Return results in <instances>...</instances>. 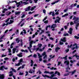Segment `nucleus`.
<instances>
[{
  "instance_id": "obj_15",
  "label": "nucleus",
  "mask_w": 79,
  "mask_h": 79,
  "mask_svg": "<svg viewBox=\"0 0 79 79\" xmlns=\"http://www.w3.org/2000/svg\"><path fill=\"white\" fill-rule=\"evenodd\" d=\"M35 8H36V6H34L33 7H31L30 10L31 11H33Z\"/></svg>"
},
{
  "instance_id": "obj_28",
  "label": "nucleus",
  "mask_w": 79,
  "mask_h": 79,
  "mask_svg": "<svg viewBox=\"0 0 79 79\" xmlns=\"http://www.w3.org/2000/svg\"><path fill=\"white\" fill-rule=\"evenodd\" d=\"M17 5V7H19V5H20V4H21V2H19V3H16Z\"/></svg>"
},
{
  "instance_id": "obj_36",
  "label": "nucleus",
  "mask_w": 79,
  "mask_h": 79,
  "mask_svg": "<svg viewBox=\"0 0 79 79\" xmlns=\"http://www.w3.org/2000/svg\"><path fill=\"white\" fill-rule=\"evenodd\" d=\"M39 48H36V49L34 48L33 50H36V51H38V50H39Z\"/></svg>"
},
{
  "instance_id": "obj_1",
  "label": "nucleus",
  "mask_w": 79,
  "mask_h": 79,
  "mask_svg": "<svg viewBox=\"0 0 79 79\" xmlns=\"http://www.w3.org/2000/svg\"><path fill=\"white\" fill-rule=\"evenodd\" d=\"M35 42H36L35 41H31L30 42V43L29 47H27L28 49V50H29L30 52L31 53H32V52L31 51V48H32V44H35Z\"/></svg>"
},
{
  "instance_id": "obj_44",
  "label": "nucleus",
  "mask_w": 79,
  "mask_h": 79,
  "mask_svg": "<svg viewBox=\"0 0 79 79\" xmlns=\"http://www.w3.org/2000/svg\"><path fill=\"white\" fill-rule=\"evenodd\" d=\"M54 73V72H49V74H53Z\"/></svg>"
},
{
  "instance_id": "obj_25",
  "label": "nucleus",
  "mask_w": 79,
  "mask_h": 79,
  "mask_svg": "<svg viewBox=\"0 0 79 79\" xmlns=\"http://www.w3.org/2000/svg\"><path fill=\"white\" fill-rule=\"evenodd\" d=\"M57 74L58 76H60V72H58L57 71H56L55 73V74Z\"/></svg>"
},
{
  "instance_id": "obj_29",
  "label": "nucleus",
  "mask_w": 79,
  "mask_h": 79,
  "mask_svg": "<svg viewBox=\"0 0 79 79\" xmlns=\"http://www.w3.org/2000/svg\"><path fill=\"white\" fill-rule=\"evenodd\" d=\"M38 47H39L38 48H41V47H42V44H38Z\"/></svg>"
},
{
  "instance_id": "obj_7",
  "label": "nucleus",
  "mask_w": 79,
  "mask_h": 79,
  "mask_svg": "<svg viewBox=\"0 0 79 79\" xmlns=\"http://www.w3.org/2000/svg\"><path fill=\"white\" fill-rule=\"evenodd\" d=\"M22 62H23V59H21L20 60L18 64H15V66H19L20 64H21Z\"/></svg>"
},
{
  "instance_id": "obj_64",
  "label": "nucleus",
  "mask_w": 79,
  "mask_h": 79,
  "mask_svg": "<svg viewBox=\"0 0 79 79\" xmlns=\"http://www.w3.org/2000/svg\"><path fill=\"white\" fill-rule=\"evenodd\" d=\"M51 79H58V78H57V77H54V78H50Z\"/></svg>"
},
{
  "instance_id": "obj_46",
  "label": "nucleus",
  "mask_w": 79,
  "mask_h": 79,
  "mask_svg": "<svg viewBox=\"0 0 79 79\" xmlns=\"http://www.w3.org/2000/svg\"><path fill=\"white\" fill-rule=\"evenodd\" d=\"M69 75V73H66V74H64V76H68Z\"/></svg>"
},
{
  "instance_id": "obj_62",
  "label": "nucleus",
  "mask_w": 79,
  "mask_h": 79,
  "mask_svg": "<svg viewBox=\"0 0 79 79\" xmlns=\"http://www.w3.org/2000/svg\"><path fill=\"white\" fill-rule=\"evenodd\" d=\"M5 60H8V58L6 57L4 58Z\"/></svg>"
},
{
  "instance_id": "obj_35",
  "label": "nucleus",
  "mask_w": 79,
  "mask_h": 79,
  "mask_svg": "<svg viewBox=\"0 0 79 79\" xmlns=\"http://www.w3.org/2000/svg\"><path fill=\"white\" fill-rule=\"evenodd\" d=\"M43 12L44 14H46V10L45 9L43 10Z\"/></svg>"
},
{
  "instance_id": "obj_13",
  "label": "nucleus",
  "mask_w": 79,
  "mask_h": 79,
  "mask_svg": "<svg viewBox=\"0 0 79 79\" xmlns=\"http://www.w3.org/2000/svg\"><path fill=\"white\" fill-rule=\"evenodd\" d=\"M59 50H60V48H59L58 47L56 48L55 49L56 52H58Z\"/></svg>"
},
{
  "instance_id": "obj_6",
  "label": "nucleus",
  "mask_w": 79,
  "mask_h": 79,
  "mask_svg": "<svg viewBox=\"0 0 79 79\" xmlns=\"http://www.w3.org/2000/svg\"><path fill=\"white\" fill-rule=\"evenodd\" d=\"M13 23V21H12V20H10V23H7L6 24L5 23H4L2 25V26H5L6 25V26H8V24H12V23Z\"/></svg>"
},
{
  "instance_id": "obj_8",
  "label": "nucleus",
  "mask_w": 79,
  "mask_h": 79,
  "mask_svg": "<svg viewBox=\"0 0 79 79\" xmlns=\"http://www.w3.org/2000/svg\"><path fill=\"white\" fill-rule=\"evenodd\" d=\"M42 55L43 56H44V57H43V59L47 58V55H46V52H43V53L42 54Z\"/></svg>"
},
{
  "instance_id": "obj_49",
  "label": "nucleus",
  "mask_w": 79,
  "mask_h": 79,
  "mask_svg": "<svg viewBox=\"0 0 79 79\" xmlns=\"http://www.w3.org/2000/svg\"><path fill=\"white\" fill-rule=\"evenodd\" d=\"M41 32L40 33V35H41V34H42V33H44V30H41Z\"/></svg>"
},
{
  "instance_id": "obj_55",
  "label": "nucleus",
  "mask_w": 79,
  "mask_h": 79,
  "mask_svg": "<svg viewBox=\"0 0 79 79\" xmlns=\"http://www.w3.org/2000/svg\"><path fill=\"white\" fill-rule=\"evenodd\" d=\"M38 50L40 52H42V51H43L42 49H39V48Z\"/></svg>"
},
{
  "instance_id": "obj_23",
  "label": "nucleus",
  "mask_w": 79,
  "mask_h": 79,
  "mask_svg": "<svg viewBox=\"0 0 79 79\" xmlns=\"http://www.w3.org/2000/svg\"><path fill=\"white\" fill-rule=\"evenodd\" d=\"M21 51L22 52H26L27 53V52H28V51L27 50H24L22 49Z\"/></svg>"
},
{
  "instance_id": "obj_26",
  "label": "nucleus",
  "mask_w": 79,
  "mask_h": 79,
  "mask_svg": "<svg viewBox=\"0 0 79 79\" xmlns=\"http://www.w3.org/2000/svg\"><path fill=\"white\" fill-rule=\"evenodd\" d=\"M3 37H4V36H2V37L0 38V42H3V40H2V39H3Z\"/></svg>"
},
{
  "instance_id": "obj_40",
  "label": "nucleus",
  "mask_w": 79,
  "mask_h": 79,
  "mask_svg": "<svg viewBox=\"0 0 79 79\" xmlns=\"http://www.w3.org/2000/svg\"><path fill=\"white\" fill-rule=\"evenodd\" d=\"M8 52H9V53H11V49L10 48H8Z\"/></svg>"
},
{
  "instance_id": "obj_45",
  "label": "nucleus",
  "mask_w": 79,
  "mask_h": 79,
  "mask_svg": "<svg viewBox=\"0 0 79 79\" xmlns=\"http://www.w3.org/2000/svg\"><path fill=\"white\" fill-rule=\"evenodd\" d=\"M23 33L24 34H26V30L25 29H23Z\"/></svg>"
},
{
  "instance_id": "obj_33",
  "label": "nucleus",
  "mask_w": 79,
  "mask_h": 79,
  "mask_svg": "<svg viewBox=\"0 0 79 79\" xmlns=\"http://www.w3.org/2000/svg\"><path fill=\"white\" fill-rule=\"evenodd\" d=\"M33 63H34V62L33 61V60H31V66H33Z\"/></svg>"
},
{
  "instance_id": "obj_61",
  "label": "nucleus",
  "mask_w": 79,
  "mask_h": 79,
  "mask_svg": "<svg viewBox=\"0 0 79 79\" xmlns=\"http://www.w3.org/2000/svg\"><path fill=\"white\" fill-rule=\"evenodd\" d=\"M75 49V47H73L72 48V50H74Z\"/></svg>"
},
{
  "instance_id": "obj_20",
  "label": "nucleus",
  "mask_w": 79,
  "mask_h": 79,
  "mask_svg": "<svg viewBox=\"0 0 79 79\" xmlns=\"http://www.w3.org/2000/svg\"><path fill=\"white\" fill-rule=\"evenodd\" d=\"M68 15V14H65L64 15H62V18H64V17H66V16H67Z\"/></svg>"
},
{
  "instance_id": "obj_63",
  "label": "nucleus",
  "mask_w": 79,
  "mask_h": 79,
  "mask_svg": "<svg viewBox=\"0 0 79 79\" xmlns=\"http://www.w3.org/2000/svg\"><path fill=\"white\" fill-rule=\"evenodd\" d=\"M20 75H23V74H24V73H21L20 72L19 73Z\"/></svg>"
},
{
  "instance_id": "obj_51",
  "label": "nucleus",
  "mask_w": 79,
  "mask_h": 79,
  "mask_svg": "<svg viewBox=\"0 0 79 79\" xmlns=\"http://www.w3.org/2000/svg\"><path fill=\"white\" fill-rule=\"evenodd\" d=\"M72 25H74V23L73 22H70V25L72 26Z\"/></svg>"
},
{
  "instance_id": "obj_47",
  "label": "nucleus",
  "mask_w": 79,
  "mask_h": 79,
  "mask_svg": "<svg viewBox=\"0 0 79 79\" xmlns=\"http://www.w3.org/2000/svg\"><path fill=\"white\" fill-rule=\"evenodd\" d=\"M25 73H26L25 75V76H27V75H28V72L27 71H26Z\"/></svg>"
},
{
  "instance_id": "obj_19",
  "label": "nucleus",
  "mask_w": 79,
  "mask_h": 79,
  "mask_svg": "<svg viewBox=\"0 0 79 79\" xmlns=\"http://www.w3.org/2000/svg\"><path fill=\"white\" fill-rule=\"evenodd\" d=\"M76 72V70H75L73 71L70 72V73H72V75H73V74H74V73H75Z\"/></svg>"
},
{
  "instance_id": "obj_14",
  "label": "nucleus",
  "mask_w": 79,
  "mask_h": 79,
  "mask_svg": "<svg viewBox=\"0 0 79 79\" xmlns=\"http://www.w3.org/2000/svg\"><path fill=\"white\" fill-rule=\"evenodd\" d=\"M17 55L19 56V57H22V56H23V53H20L19 54H17Z\"/></svg>"
},
{
  "instance_id": "obj_38",
  "label": "nucleus",
  "mask_w": 79,
  "mask_h": 79,
  "mask_svg": "<svg viewBox=\"0 0 79 79\" xmlns=\"http://www.w3.org/2000/svg\"><path fill=\"white\" fill-rule=\"evenodd\" d=\"M63 35L64 36H66V35L68 36V35H69V34H68V33L64 34Z\"/></svg>"
},
{
  "instance_id": "obj_10",
  "label": "nucleus",
  "mask_w": 79,
  "mask_h": 79,
  "mask_svg": "<svg viewBox=\"0 0 79 79\" xmlns=\"http://www.w3.org/2000/svg\"><path fill=\"white\" fill-rule=\"evenodd\" d=\"M61 40L62 42H66V37L63 38L61 39Z\"/></svg>"
},
{
  "instance_id": "obj_16",
  "label": "nucleus",
  "mask_w": 79,
  "mask_h": 79,
  "mask_svg": "<svg viewBox=\"0 0 79 79\" xmlns=\"http://www.w3.org/2000/svg\"><path fill=\"white\" fill-rule=\"evenodd\" d=\"M74 56H76V58H77V60H79V56H78L76 55H74L72 57H74Z\"/></svg>"
},
{
  "instance_id": "obj_53",
  "label": "nucleus",
  "mask_w": 79,
  "mask_h": 79,
  "mask_svg": "<svg viewBox=\"0 0 79 79\" xmlns=\"http://www.w3.org/2000/svg\"><path fill=\"white\" fill-rule=\"evenodd\" d=\"M67 11H68V9H65V10H64V13H65V12H67Z\"/></svg>"
},
{
  "instance_id": "obj_11",
  "label": "nucleus",
  "mask_w": 79,
  "mask_h": 79,
  "mask_svg": "<svg viewBox=\"0 0 79 79\" xmlns=\"http://www.w3.org/2000/svg\"><path fill=\"white\" fill-rule=\"evenodd\" d=\"M30 10H31V6H29L25 9V11H29Z\"/></svg>"
},
{
  "instance_id": "obj_22",
  "label": "nucleus",
  "mask_w": 79,
  "mask_h": 79,
  "mask_svg": "<svg viewBox=\"0 0 79 79\" xmlns=\"http://www.w3.org/2000/svg\"><path fill=\"white\" fill-rule=\"evenodd\" d=\"M67 57H68V56H65V57H60V58H61V59H65V60H67V58H67Z\"/></svg>"
},
{
  "instance_id": "obj_58",
  "label": "nucleus",
  "mask_w": 79,
  "mask_h": 79,
  "mask_svg": "<svg viewBox=\"0 0 79 79\" xmlns=\"http://www.w3.org/2000/svg\"><path fill=\"white\" fill-rule=\"evenodd\" d=\"M69 49H67L65 50V52H66V53H67V52H69Z\"/></svg>"
},
{
  "instance_id": "obj_17",
  "label": "nucleus",
  "mask_w": 79,
  "mask_h": 79,
  "mask_svg": "<svg viewBox=\"0 0 79 79\" xmlns=\"http://www.w3.org/2000/svg\"><path fill=\"white\" fill-rule=\"evenodd\" d=\"M4 75L2 74L0 76V79H4Z\"/></svg>"
},
{
  "instance_id": "obj_37",
  "label": "nucleus",
  "mask_w": 79,
  "mask_h": 79,
  "mask_svg": "<svg viewBox=\"0 0 79 79\" xmlns=\"http://www.w3.org/2000/svg\"><path fill=\"white\" fill-rule=\"evenodd\" d=\"M55 12H54V11H53L52 13V16H55Z\"/></svg>"
},
{
  "instance_id": "obj_5",
  "label": "nucleus",
  "mask_w": 79,
  "mask_h": 79,
  "mask_svg": "<svg viewBox=\"0 0 79 79\" xmlns=\"http://www.w3.org/2000/svg\"><path fill=\"white\" fill-rule=\"evenodd\" d=\"M56 18L58 19H56V21H55V23H57V22L58 23H60V21L61 20V18H60L59 17H57Z\"/></svg>"
},
{
  "instance_id": "obj_50",
  "label": "nucleus",
  "mask_w": 79,
  "mask_h": 79,
  "mask_svg": "<svg viewBox=\"0 0 79 79\" xmlns=\"http://www.w3.org/2000/svg\"><path fill=\"white\" fill-rule=\"evenodd\" d=\"M47 19V17H46L43 19V21L44 22V21H45V20H46V19Z\"/></svg>"
},
{
  "instance_id": "obj_27",
  "label": "nucleus",
  "mask_w": 79,
  "mask_h": 79,
  "mask_svg": "<svg viewBox=\"0 0 79 79\" xmlns=\"http://www.w3.org/2000/svg\"><path fill=\"white\" fill-rule=\"evenodd\" d=\"M23 45V40H21V44H19V46H21V47H22Z\"/></svg>"
},
{
  "instance_id": "obj_52",
  "label": "nucleus",
  "mask_w": 79,
  "mask_h": 79,
  "mask_svg": "<svg viewBox=\"0 0 79 79\" xmlns=\"http://www.w3.org/2000/svg\"><path fill=\"white\" fill-rule=\"evenodd\" d=\"M59 43L60 45H63V43L61 41H60Z\"/></svg>"
},
{
  "instance_id": "obj_60",
  "label": "nucleus",
  "mask_w": 79,
  "mask_h": 79,
  "mask_svg": "<svg viewBox=\"0 0 79 79\" xmlns=\"http://www.w3.org/2000/svg\"><path fill=\"white\" fill-rule=\"evenodd\" d=\"M6 56V55H3L2 56V57H5Z\"/></svg>"
},
{
  "instance_id": "obj_41",
  "label": "nucleus",
  "mask_w": 79,
  "mask_h": 79,
  "mask_svg": "<svg viewBox=\"0 0 79 79\" xmlns=\"http://www.w3.org/2000/svg\"><path fill=\"white\" fill-rule=\"evenodd\" d=\"M74 38L75 39H79V37H78L77 36H75Z\"/></svg>"
},
{
  "instance_id": "obj_21",
  "label": "nucleus",
  "mask_w": 79,
  "mask_h": 79,
  "mask_svg": "<svg viewBox=\"0 0 79 79\" xmlns=\"http://www.w3.org/2000/svg\"><path fill=\"white\" fill-rule=\"evenodd\" d=\"M79 23H77L75 26V28L76 29V30H77V27L79 26Z\"/></svg>"
},
{
  "instance_id": "obj_42",
  "label": "nucleus",
  "mask_w": 79,
  "mask_h": 79,
  "mask_svg": "<svg viewBox=\"0 0 79 79\" xmlns=\"http://www.w3.org/2000/svg\"><path fill=\"white\" fill-rule=\"evenodd\" d=\"M11 69L13 71H14V73H16V70H15L13 68H12Z\"/></svg>"
},
{
  "instance_id": "obj_24",
  "label": "nucleus",
  "mask_w": 79,
  "mask_h": 79,
  "mask_svg": "<svg viewBox=\"0 0 79 79\" xmlns=\"http://www.w3.org/2000/svg\"><path fill=\"white\" fill-rule=\"evenodd\" d=\"M16 41L17 43H19L20 42V40H19V38H17Z\"/></svg>"
},
{
  "instance_id": "obj_31",
  "label": "nucleus",
  "mask_w": 79,
  "mask_h": 79,
  "mask_svg": "<svg viewBox=\"0 0 79 79\" xmlns=\"http://www.w3.org/2000/svg\"><path fill=\"white\" fill-rule=\"evenodd\" d=\"M59 2V1H57L56 2H53L52 3H51V5H53L54 4H55V3H58Z\"/></svg>"
},
{
  "instance_id": "obj_12",
  "label": "nucleus",
  "mask_w": 79,
  "mask_h": 79,
  "mask_svg": "<svg viewBox=\"0 0 79 79\" xmlns=\"http://www.w3.org/2000/svg\"><path fill=\"white\" fill-rule=\"evenodd\" d=\"M72 31H73V29H72V28H70L69 31H68V33H69L70 34H72Z\"/></svg>"
},
{
  "instance_id": "obj_9",
  "label": "nucleus",
  "mask_w": 79,
  "mask_h": 79,
  "mask_svg": "<svg viewBox=\"0 0 79 79\" xmlns=\"http://www.w3.org/2000/svg\"><path fill=\"white\" fill-rule=\"evenodd\" d=\"M4 69H7L8 68H7V67H5V66H2L0 68V70H3Z\"/></svg>"
},
{
  "instance_id": "obj_30",
  "label": "nucleus",
  "mask_w": 79,
  "mask_h": 79,
  "mask_svg": "<svg viewBox=\"0 0 79 79\" xmlns=\"http://www.w3.org/2000/svg\"><path fill=\"white\" fill-rule=\"evenodd\" d=\"M38 54V56H39V58H42V55H40V54L39 53H37Z\"/></svg>"
},
{
  "instance_id": "obj_32",
  "label": "nucleus",
  "mask_w": 79,
  "mask_h": 79,
  "mask_svg": "<svg viewBox=\"0 0 79 79\" xmlns=\"http://www.w3.org/2000/svg\"><path fill=\"white\" fill-rule=\"evenodd\" d=\"M13 53H15V51H16V48H14L12 50Z\"/></svg>"
},
{
  "instance_id": "obj_4",
  "label": "nucleus",
  "mask_w": 79,
  "mask_h": 79,
  "mask_svg": "<svg viewBox=\"0 0 79 79\" xmlns=\"http://www.w3.org/2000/svg\"><path fill=\"white\" fill-rule=\"evenodd\" d=\"M64 64H65L66 65L68 66V65H69V60H67L65 61L64 62ZM66 69L67 70V69H69V70L70 69V68H69V66H68V68L67 69Z\"/></svg>"
},
{
  "instance_id": "obj_59",
  "label": "nucleus",
  "mask_w": 79,
  "mask_h": 79,
  "mask_svg": "<svg viewBox=\"0 0 79 79\" xmlns=\"http://www.w3.org/2000/svg\"><path fill=\"white\" fill-rule=\"evenodd\" d=\"M70 6L71 7V8H73V7H74V4H72L71 5H70Z\"/></svg>"
},
{
  "instance_id": "obj_57",
  "label": "nucleus",
  "mask_w": 79,
  "mask_h": 79,
  "mask_svg": "<svg viewBox=\"0 0 79 79\" xmlns=\"http://www.w3.org/2000/svg\"><path fill=\"white\" fill-rule=\"evenodd\" d=\"M61 62H58V64H57L58 66H59V65L61 64Z\"/></svg>"
},
{
  "instance_id": "obj_43",
  "label": "nucleus",
  "mask_w": 79,
  "mask_h": 79,
  "mask_svg": "<svg viewBox=\"0 0 79 79\" xmlns=\"http://www.w3.org/2000/svg\"><path fill=\"white\" fill-rule=\"evenodd\" d=\"M76 61L75 60H73V61L72 60H70V62L71 63H73V62H75Z\"/></svg>"
},
{
  "instance_id": "obj_18",
  "label": "nucleus",
  "mask_w": 79,
  "mask_h": 79,
  "mask_svg": "<svg viewBox=\"0 0 79 79\" xmlns=\"http://www.w3.org/2000/svg\"><path fill=\"white\" fill-rule=\"evenodd\" d=\"M21 13L20 12H15V14L16 15H20V13Z\"/></svg>"
},
{
  "instance_id": "obj_54",
  "label": "nucleus",
  "mask_w": 79,
  "mask_h": 79,
  "mask_svg": "<svg viewBox=\"0 0 79 79\" xmlns=\"http://www.w3.org/2000/svg\"><path fill=\"white\" fill-rule=\"evenodd\" d=\"M33 57H34V58H36V57H37V55L35 54H34L33 55Z\"/></svg>"
},
{
  "instance_id": "obj_34",
  "label": "nucleus",
  "mask_w": 79,
  "mask_h": 79,
  "mask_svg": "<svg viewBox=\"0 0 79 79\" xmlns=\"http://www.w3.org/2000/svg\"><path fill=\"white\" fill-rule=\"evenodd\" d=\"M11 12H7L6 13V15H7V16H9V15H10V14H11Z\"/></svg>"
},
{
  "instance_id": "obj_56",
  "label": "nucleus",
  "mask_w": 79,
  "mask_h": 79,
  "mask_svg": "<svg viewBox=\"0 0 79 79\" xmlns=\"http://www.w3.org/2000/svg\"><path fill=\"white\" fill-rule=\"evenodd\" d=\"M44 23H45V24H47L48 23V20H46L44 22Z\"/></svg>"
},
{
  "instance_id": "obj_39",
  "label": "nucleus",
  "mask_w": 79,
  "mask_h": 79,
  "mask_svg": "<svg viewBox=\"0 0 79 79\" xmlns=\"http://www.w3.org/2000/svg\"><path fill=\"white\" fill-rule=\"evenodd\" d=\"M23 4L24 5H27V4H28V3L27 2H23Z\"/></svg>"
},
{
  "instance_id": "obj_48",
  "label": "nucleus",
  "mask_w": 79,
  "mask_h": 79,
  "mask_svg": "<svg viewBox=\"0 0 79 79\" xmlns=\"http://www.w3.org/2000/svg\"><path fill=\"white\" fill-rule=\"evenodd\" d=\"M44 73H45V74H49V72L45 71L44 72Z\"/></svg>"
},
{
  "instance_id": "obj_2",
  "label": "nucleus",
  "mask_w": 79,
  "mask_h": 79,
  "mask_svg": "<svg viewBox=\"0 0 79 79\" xmlns=\"http://www.w3.org/2000/svg\"><path fill=\"white\" fill-rule=\"evenodd\" d=\"M42 76L45 78L46 77H48V78H49V79H50V78H53V77H55V74H53L51 75V76L50 77L47 75H44L43 74H42Z\"/></svg>"
},
{
  "instance_id": "obj_3",
  "label": "nucleus",
  "mask_w": 79,
  "mask_h": 79,
  "mask_svg": "<svg viewBox=\"0 0 79 79\" xmlns=\"http://www.w3.org/2000/svg\"><path fill=\"white\" fill-rule=\"evenodd\" d=\"M73 20H75L74 21V23L75 24H76L78 22V20H79V18L77 17L76 16H74L73 18Z\"/></svg>"
}]
</instances>
